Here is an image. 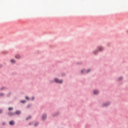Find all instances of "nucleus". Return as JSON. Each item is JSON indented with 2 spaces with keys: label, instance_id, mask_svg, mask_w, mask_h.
Here are the masks:
<instances>
[{
  "label": "nucleus",
  "instance_id": "obj_1",
  "mask_svg": "<svg viewBox=\"0 0 128 128\" xmlns=\"http://www.w3.org/2000/svg\"><path fill=\"white\" fill-rule=\"evenodd\" d=\"M55 82H57L58 84H62V80H60L58 78H55Z\"/></svg>",
  "mask_w": 128,
  "mask_h": 128
},
{
  "label": "nucleus",
  "instance_id": "obj_2",
  "mask_svg": "<svg viewBox=\"0 0 128 128\" xmlns=\"http://www.w3.org/2000/svg\"><path fill=\"white\" fill-rule=\"evenodd\" d=\"M46 118V114H43L42 116V120H43Z\"/></svg>",
  "mask_w": 128,
  "mask_h": 128
},
{
  "label": "nucleus",
  "instance_id": "obj_3",
  "mask_svg": "<svg viewBox=\"0 0 128 128\" xmlns=\"http://www.w3.org/2000/svg\"><path fill=\"white\" fill-rule=\"evenodd\" d=\"M94 94H98V90H95L94 91Z\"/></svg>",
  "mask_w": 128,
  "mask_h": 128
},
{
  "label": "nucleus",
  "instance_id": "obj_4",
  "mask_svg": "<svg viewBox=\"0 0 128 128\" xmlns=\"http://www.w3.org/2000/svg\"><path fill=\"white\" fill-rule=\"evenodd\" d=\"M98 49L99 50L102 51L104 50V48H102V46H99V47H98Z\"/></svg>",
  "mask_w": 128,
  "mask_h": 128
},
{
  "label": "nucleus",
  "instance_id": "obj_5",
  "mask_svg": "<svg viewBox=\"0 0 128 128\" xmlns=\"http://www.w3.org/2000/svg\"><path fill=\"white\" fill-rule=\"evenodd\" d=\"M10 126H12L14 124V121H11L10 122Z\"/></svg>",
  "mask_w": 128,
  "mask_h": 128
},
{
  "label": "nucleus",
  "instance_id": "obj_6",
  "mask_svg": "<svg viewBox=\"0 0 128 128\" xmlns=\"http://www.w3.org/2000/svg\"><path fill=\"white\" fill-rule=\"evenodd\" d=\"M16 58H20V56L17 54L15 56Z\"/></svg>",
  "mask_w": 128,
  "mask_h": 128
},
{
  "label": "nucleus",
  "instance_id": "obj_7",
  "mask_svg": "<svg viewBox=\"0 0 128 128\" xmlns=\"http://www.w3.org/2000/svg\"><path fill=\"white\" fill-rule=\"evenodd\" d=\"M12 64H14L16 62V60H10Z\"/></svg>",
  "mask_w": 128,
  "mask_h": 128
},
{
  "label": "nucleus",
  "instance_id": "obj_8",
  "mask_svg": "<svg viewBox=\"0 0 128 128\" xmlns=\"http://www.w3.org/2000/svg\"><path fill=\"white\" fill-rule=\"evenodd\" d=\"M16 114H20V111H18H18H16Z\"/></svg>",
  "mask_w": 128,
  "mask_h": 128
},
{
  "label": "nucleus",
  "instance_id": "obj_9",
  "mask_svg": "<svg viewBox=\"0 0 128 128\" xmlns=\"http://www.w3.org/2000/svg\"><path fill=\"white\" fill-rule=\"evenodd\" d=\"M14 110L12 107H10L8 108V110Z\"/></svg>",
  "mask_w": 128,
  "mask_h": 128
},
{
  "label": "nucleus",
  "instance_id": "obj_10",
  "mask_svg": "<svg viewBox=\"0 0 128 128\" xmlns=\"http://www.w3.org/2000/svg\"><path fill=\"white\" fill-rule=\"evenodd\" d=\"M8 114L9 116H14V113L10 112V113H8Z\"/></svg>",
  "mask_w": 128,
  "mask_h": 128
},
{
  "label": "nucleus",
  "instance_id": "obj_11",
  "mask_svg": "<svg viewBox=\"0 0 128 128\" xmlns=\"http://www.w3.org/2000/svg\"><path fill=\"white\" fill-rule=\"evenodd\" d=\"M4 96V93L0 94V96Z\"/></svg>",
  "mask_w": 128,
  "mask_h": 128
},
{
  "label": "nucleus",
  "instance_id": "obj_12",
  "mask_svg": "<svg viewBox=\"0 0 128 128\" xmlns=\"http://www.w3.org/2000/svg\"><path fill=\"white\" fill-rule=\"evenodd\" d=\"M26 100H22L21 102H22V104H24V102H26Z\"/></svg>",
  "mask_w": 128,
  "mask_h": 128
},
{
  "label": "nucleus",
  "instance_id": "obj_13",
  "mask_svg": "<svg viewBox=\"0 0 128 128\" xmlns=\"http://www.w3.org/2000/svg\"><path fill=\"white\" fill-rule=\"evenodd\" d=\"M90 72V70H88L87 71H86V73L88 74V72Z\"/></svg>",
  "mask_w": 128,
  "mask_h": 128
},
{
  "label": "nucleus",
  "instance_id": "obj_14",
  "mask_svg": "<svg viewBox=\"0 0 128 128\" xmlns=\"http://www.w3.org/2000/svg\"><path fill=\"white\" fill-rule=\"evenodd\" d=\"M84 72H86V70H81V72L82 73V74H84Z\"/></svg>",
  "mask_w": 128,
  "mask_h": 128
},
{
  "label": "nucleus",
  "instance_id": "obj_15",
  "mask_svg": "<svg viewBox=\"0 0 128 128\" xmlns=\"http://www.w3.org/2000/svg\"><path fill=\"white\" fill-rule=\"evenodd\" d=\"M26 100H30V98H28V97L26 96Z\"/></svg>",
  "mask_w": 128,
  "mask_h": 128
},
{
  "label": "nucleus",
  "instance_id": "obj_16",
  "mask_svg": "<svg viewBox=\"0 0 128 128\" xmlns=\"http://www.w3.org/2000/svg\"><path fill=\"white\" fill-rule=\"evenodd\" d=\"M32 118L31 116H29L28 118H26V120H28V118Z\"/></svg>",
  "mask_w": 128,
  "mask_h": 128
},
{
  "label": "nucleus",
  "instance_id": "obj_17",
  "mask_svg": "<svg viewBox=\"0 0 128 128\" xmlns=\"http://www.w3.org/2000/svg\"><path fill=\"white\" fill-rule=\"evenodd\" d=\"M34 100V97H32V100Z\"/></svg>",
  "mask_w": 128,
  "mask_h": 128
},
{
  "label": "nucleus",
  "instance_id": "obj_18",
  "mask_svg": "<svg viewBox=\"0 0 128 128\" xmlns=\"http://www.w3.org/2000/svg\"><path fill=\"white\" fill-rule=\"evenodd\" d=\"M2 110H0V114H2Z\"/></svg>",
  "mask_w": 128,
  "mask_h": 128
},
{
  "label": "nucleus",
  "instance_id": "obj_19",
  "mask_svg": "<svg viewBox=\"0 0 128 128\" xmlns=\"http://www.w3.org/2000/svg\"><path fill=\"white\" fill-rule=\"evenodd\" d=\"M122 78H120V79L119 78L120 80H122Z\"/></svg>",
  "mask_w": 128,
  "mask_h": 128
},
{
  "label": "nucleus",
  "instance_id": "obj_20",
  "mask_svg": "<svg viewBox=\"0 0 128 128\" xmlns=\"http://www.w3.org/2000/svg\"><path fill=\"white\" fill-rule=\"evenodd\" d=\"M34 126H36V124H34Z\"/></svg>",
  "mask_w": 128,
  "mask_h": 128
},
{
  "label": "nucleus",
  "instance_id": "obj_21",
  "mask_svg": "<svg viewBox=\"0 0 128 128\" xmlns=\"http://www.w3.org/2000/svg\"><path fill=\"white\" fill-rule=\"evenodd\" d=\"M108 106V105H104V106Z\"/></svg>",
  "mask_w": 128,
  "mask_h": 128
},
{
  "label": "nucleus",
  "instance_id": "obj_22",
  "mask_svg": "<svg viewBox=\"0 0 128 128\" xmlns=\"http://www.w3.org/2000/svg\"><path fill=\"white\" fill-rule=\"evenodd\" d=\"M1 90H4V88H1Z\"/></svg>",
  "mask_w": 128,
  "mask_h": 128
},
{
  "label": "nucleus",
  "instance_id": "obj_23",
  "mask_svg": "<svg viewBox=\"0 0 128 128\" xmlns=\"http://www.w3.org/2000/svg\"><path fill=\"white\" fill-rule=\"evenodd\" d=\"M2 124H4V123H3Z\"/></svg>",
  "mask_w": 128,
  "mask_h": 128
}]
</instances>
